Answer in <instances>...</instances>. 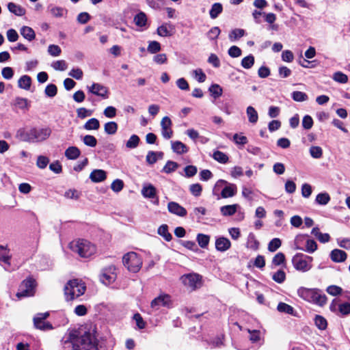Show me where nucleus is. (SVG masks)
Returning <instances> with one entry per match:
<instances>
[{
	"label": "nucleus",
	"mask_w": 350,
	"mask_h": 350,
	"mask_svg": "<svg viewBox=\"0 0 350 350\" xmlns=\"http://www.w3.org/2000/svg\"><path fill=\"white\" fill-rule=\"evenodd\" d=\"M163 154L161 152L149 151L146 157V162L150 165H152L157 162L158 157L161 158Z\"/></svg>",
	"instance_id": "2f4dec72"
},
{
	"label": "nucleus",
	"mask_w": 350,
	"mask_h": 350,
	"mask_svg": "<svg viewBox=\"0 0 350 350\" xmlns=\"http://www.w3.org/2000/svg\"><path fill=\"white\" fill-rule=\"evenodd\" d=\"M49 163V159L45 156L40 155L37 159L36 165L40 169H44Z\"/></svg>",
	"instance_id": "774afa93"
},
{
	"label": "nucleus",
	"mask_w": 350,
	"mask_h": 350,
	"mask_svg": "<svg viewBox=\"0 0 350 350\" xmlns=\"http://www.w3.org/2000/svg\"><path fill=\"white\" fill-rule=\"evenodd\" d=\"M246 113L250 123L256 124L258 122V115L256 110L253 107H247L246 109Z\"/></svg>",
	"instance_id": "cd10ccee"
},
{
	"label": "nucleus",
	"mask_w": 350,
	"mask_h": 350,
	"mask_svg": "<svg viewBox=\"0 0 350 350\" xmlns=\"http://www.w3.org/2000/svg\"><path fill=\"white\" fill-rule=\"evenodd\" d=\"M157 189L150 183L144 184L142 189V195L145 198H156Z\"/></svg>",
	"instance_id": "6ab92c4d"
},
{
	"label": "nucleus",
	"mask_w": 350,
	"mask_h": 350,
	"mask_svg": "<svg viewBox=\"0 0 350 350\" xmlns=\"http://www.w3.org/2000/svg\"><path fill=\"white\" fill-rule=\"evenodd\" d=\"M238 208L239 205L237 204L226 205L220 208V211L224 216H232L237 212Z\"/></svg>",
	"instance_id": "393cba45"
},
{
	"label": "nucleus",
	"mask_w": 350,
	"mask_h": 350,
	"mask_svg": "<svg viewBox=\"0 0 350 350\" xmlns=\"http://www.w3.org/2000/svg\"><path fill=\"white\" fill-rule=\"evenodd\" d=\"M198 245L202 248H206L210 241V237L204 234H198L196 237Z\"/></svg>",
	"instance_id": "4c0bfd02"
},
{
	"label": "nucleus",
	"mask_w": 350,
	"mask_h": 350,
	"mask_svg": "<svg viewBox=\"0 0 350 350\" xmlns=\"http://www.w3.org/2000/svg\"><path fill=\"white\" fill-rule=\"evenodd\" d=\"M147 50L150 53H157L161 51V44L157 41H151L148 44Z\"/></svg>",
	"instance_id": "3c124183"
},
{
	"label": "nucleus",
	"mask_w": 350,
	"mask_h": 350,
	"mask_svg": "<svg viewBox=\"0 0 350 350\" xmlns=\"http://www.w3.org/2000/svg\"><path fill=\"white\" fill-rule=\"evenodd\" d=\"M99 127H100V122L95 118H92L90 119L89 120H88L83 126V128L88 131L98 130L99 129Z\"/></svg>",
	"instance_id": "72a5a7b5"
},
{
	"label": "nucleus",
	"mask_w": 350,
	"mask_h": 350,
	"mask_svg": "<svg viewBox=\"0 0 350 350\" xmlns=\"http://www.w3.org/2000/svg\"><path fill=\"white\" fill-rule=\"evenodd\" d=\"M237 186L234 184H230L225 187L221 193V196L224 198L232 197L236 194Z\"/></svg>",
	"instance_id": "a878e982"
},
{
	"label": "nucleus",
	"mask_w": 350,
	"mask_h": 350,
	"mask_svg": "<svg viewBox=\"0 0 350 350\" xmlns=\"http://www.w3.org/2000/svg\"><path fill=\"white\" fill-rule=\"evenodd\" d=\"M15 107L21 109H28L29 102L27 98L16 97L14 100Z\"/></svg>",
	"instance_id": "a19ab883"
},
{
	"label": "nucleus",
	"mask_w": 350,
	"mask_h": 350,
	"mask_svg": "<svg viewBox=\"0 0 350 350\" xmlns=\"http://www.w3.org/2000/svg\"><path fill=\"white\" fill-rule=\"evenodd\" d=\"M51 132V129L47 126L33 127L29 130L19 129L16 133V137L29 143L41 142L47 139Z\"/></svg>",
	"instance_id": "f03ea898"
},
{
	"label": "nucleus",
	"mask_w": 350,
	"mask_h": 350,
	"mask_svg": "<svg viewBox=\"0 0 350 350\" xmlns=\"http://www.w3.org/2000/svg\"><path fill=\"white\" fill-rule=\"evenodd\" d=\"M178 167L177 163L172 161H168L165 165L163 171L167 174L174 172Z\"/></svg>",
	"instance_id": "8fccbe9b"
},
{
	"label": "nucleus",
	"mask_w": 350,
	"mask_h": 350,
	"mask_svg": "<svg viewBox=\"0 0 350 350\" xmlns=\"http://www.w3.org/2000/svg\"><path fill=\"white\" fill-rule=\"evenodd\" d=\"M106 178V172L103 170H94L90 175V180L94 183L102 182L105 180Z\"/></svg>",
	"instance_id": "412c9836"
},
{
	"label": "nucleus",
	"mask_w": 350,
	"mask_h": 350,
	"mask_svg": "<svg viewBox=\"0 0 350 350\" xmlns=\"http://www.w3.org/2000/svg\"><path fill=\"white\" fill-rule=\"evenodd\" d=\"M11 257L10 250L7 247L0 245V262L3 263V267L6 271L10 270Z\"/></svg>",
	"instance_id": "dca6fc26"
},
{
	"label": "nucleus",
	"mask_w": 350,
	"mask_h": 350,
	"mask_svg": "<svg viewBox=\"0 0 350 350\" xmlns=\"http://www.w3.org/2000/svg\"><path fill=\"white\" fill-rule=\"evenodd\" d=\"M347 253L341 250L334 249L330 253L332 260L336 262H344L347 259Z\"/></svg>",
	"instance_id": "aec40b11"
},
{
	"label": "nucleus",
	"mask_w": 350,
	"mask_h": 350,
	"mask_svg": "<svg viewBox=\"0 0 350 350\" xmlns=\"http://www.w3.org/2000/svg\"><path fill=\"white\" fill-rule=\"evenodd\" d=\"M69 246L72 252L83 258L90 257L96 252L95 245L85 239L73 241L70 243Z\"/></svg>",
	"instance_id": "20e7f679"
},
{
	"label": "nucleus",
	"mask_w": 350,
	"mask_h": 350,
	"mask_svg": "<svg viewBox=\"0 0 350 350\" xmlns=\"http://www.w3.org/2000/svg\"><path fill=\"white\" fill-rule=\"evenodd\" d=\"M310 154L314 159H320L323 155V150L320 146H312L310 148Z\"/></svg>",
	"instance_id": "4d7b16f0"
},
{
	"label": "nucleus",
	"mask_w": 350,
	"mask_h": 350,
	"mask_svg": "<svg viewBox=\"0 0 350 350\" xmlns=\"http://www.w3.org/2000/svg\"><path fill=\"white\" fill-rule=\"evenodd\" d=\"M231 247L230 240L226 237H220L215 240V248L217 250L224 252L227 251Z\"/></svg>",
	"instance_id": "a211bd4d"
},
{
	"label": "nucleus",
	"mask_w": 350,
	"mask_h": 350,
	"mask_svg": "<svg viewBox=\"0 0 350 350\" xmlns=\"http://www.w3.org/2000/svg\"><path fill=\"white\" fill-rule=\"evenodd\" d=\"M45 94L49 97H54L57 92V88L54 84H49L44 90Z\"/></svg>",
	"instance_id": "052dcab7"
},
{
	"label": "nucleus",
	"mask_w": 350,
	"mask_h": 350,
	"mask_svg": "<svg viewBox=\"0 0 350 350\" xmlns=\"http://www.w3.org/2000/svg\"><path fill=\"white\" fill-rule=\"evenodd\" d=\"M330 199L329 195L326 192H323L320 193L317 196L315 201L320 205H326L329 203Z\"/></svg>",
	"instance_id": "58836bf2"
},
{
	"label": "nucleus",
	"mask_w": 350,
	"mask_h": 350,
	"mask_svg": "<svg viewBox=\"0 0 350 350\" xmlns=\"http://www.w3.org/2000/svg\"><path fill=\"white\" fill-rule=\"evenodd\" d=\"M105 131L109 135H113L118 130V124L115 122H109L105 124Z\"/></svg>",
	"instance_id": "49530a36"
},
{
	"label": "nucleus",
	"mask_w": 350,
	"mask_h": 350,
	"mask_svg": "<svg viewBox=\"0 0 350 350\" xmlns=\"http://www.w3.org/2000/svg\"><path fill=\"white\" fill-rule=\"evenodd\" d=\"M86 290L85 283L75 279L70 280L64 287V295L67 301L73 300L83 295Z\"/></svg>",
	"instance_id": "39448f33"
},
{
	"label": "nucleus",
	"mask_w": 350,
	"mask_h": 350,
	"mask_svg": "<svg viewBox=\"0 0 350 350\" xmlns=\"http://www.w3.org/2000/svg\"><path fill=\"white\" fill-rule=\"evenodd\" d=\"M157 233L163 237L166 241H170L172 239V234L168 231V226L166 224H162L157 230Z\"/></svg>",
	"instance_id": "7c9ffc66"
},
{
	"label": "nucleus",
	"mask_w": 350,
	"mask_h": 350,
	"mask_svg": "<svg viewBox=\"0 0 350 350\" xmlns=\"http://www.w3.org/2000/svg\"><path fill=\"white\" fill-rule=\"evenodd\" d=\"M338 311L342 315H348L350 314V295L349 302L338 304Z\"/></svg>",
	"instance_id": "5fc2aeb1"
},
{
	"label": "nucleus",
	"mask_w": 350,
	"mask_h": 350,
	"mask_svg": "<svg viewBox=\"0 0 350 350\" xmlns=\"http://www.w3.org/2000/svg\"><path fill=\"white\" fill-rule=\"evenodd\" d=\"M272 278L275 282L281 284L285 280L286 274L284 271L279 270L273 275Z\"/></svg>",
	"instance_id": "69168bd1"
},
{
	"label": "nucleus",
	"mask_w": 350,
	"mask_h": 350,
	"mask_svg": "<svg viewBox=\"0 0 350 350\" xmlns=\"http://www.w3.org/2000/svg\"><path fill=\"white\" fill-rule=\"evenodd\" d=\"M193 77L199 83H203L206 81V75L201 68H197L192 71Z\"/></svg>",
	"instance_id": "79ce46f5"
},
{
	"label": "nucleus",
	"mask_w": 350,
	"mask_h": 350,
	"mask_svg": "<svg viewBox=\"0 0 350 350\" xmlns=\"http://www.w3.org/2000/svg\"><path fill=\"white\" fill-rule=\"evenodd\" d=\"M305 236L299 235L297 236L295 240V249L301 250L307 252L308 253H314L317 250V244L315 241L308 239L306 241V248L303 249L299 245V241H301Z\"/></svg>",
	"instance_id": "f8f14e48"
},
{
	"label": "nucleus",
	"mask_w": 350,
	"mask_h": 350,
	"mask_svg": "<svg viewBox=\"0 0 350 350\" xmlns=\"http://www.w3.org/2000/svg\"><path fill=\"white\" fill-rule=\"evenodd\" d=\"M172 149L174 152L182 154L188 152V147L180 141L172 142Z\"/></svg>",
	"instance_id": "4be33fe9"
},
{
	"label": "nucleus",
	"mask_w": 350,
	"mask_h": 350,
	"mask_svg": "<svg viewBox=\"0 0 350 350\" xmlns=\"http://www.w3.org/2000/svg\"><path fill=\"white\" fill-rule=\"evenodd\" d=\"M298 295L303 299L314 304L323 306L327 302V297L317 288L301 287L297 290Z\"/></svg>",
	"instance_id": "7ed1b4c3"
},
{
	"label": "nucleus",
	"mask_w": 350,
	"mask_h": 350,
	"mask_svg": "<svg viewBox=\"0 0 350 350\" xmlns=\"http://www.w3.org/2000/svg\"><path fill=\"white\" fill-rule=\"evenodd\" d=\"M292 98L295 101L302 102V101H305L308 99V96L304 92H299V91H295L292 93Z\"/></svg>",
	"instance_id": "6e6d98bb"
},
{
	"label": "nucleus",
	"mask_w": 350,
	"mask_h": 350,
	"mask_svg": "<svg viewBox=\"0 0 350 350\" xmlns=\"http://www.w3.org/2000/svg\"><path fill=\"white\" fill-rule=\"evenodd\" d=\"M36 282L32 278L25 280L20 285L16 296L18 298L31 297L35 293Z\"/></svg>",
	"instance_id": "6e6552de"
},
{
	"label": "nucleus",
	"mask_w": 350,
	"mask_h": 350,
	"mask_svg": "<svg viewBox=\"0 0 350 350\" xmlns=\"http://www.w3.org/2000/svg\"><path fill=\"white\" fill-rule=\"evenodd\" d=\"M208 90H209L211 96L215 99L219 98V96H221L223 93L222 88L218 84L211 85L209 87Z\"/></svg>",
	"instance_id": "c9c22d12"
},
{
	"label": "nucleus",
	"mask_w": 350,
	"mask_h": 350,
	"mask_svg": "<svg viewBox=\"0 0 350 350\" xmlns=\"http://www.w3.org/2000/svg\"><path fill=\"white\" fill-rule=\"evenodd\" d=\"M81 154L80 150L76 146H70L65 151V156L68 159L75 160Z\"/></svg>",
	"instance_id": "b1692460"
},
{
	"label": "nucleus",
	"mask_w": 350,
	"mask_h": 350,
	"mask_svg": "<svg viewBox=\"0 0 350 350\" xmlns=\"http://www.w3.org/2000/svg\"><path fill=\"white\" fill-rule=\"evenodd\" d=\"M8 8L10 12L18 16H22L25 14V10L21 5H17L14 3H9L8 4Z\"/></svg>",
	"instance_id": "bb28decb"
},
{
	"label": "nucleus",
	"mask_w": 350,
	"mask_h": 350,
	"mask_svg": "<svg viewBox=\"0 0 350 350\" xmlns=\"http://www.w3.org/2000/svg\"><path fill=\"white\" fill-rule=\"evenodd\" d=\"M116 279V267L110 265L102 269L100 280L105 285L112 284Z\"/></svg>",
	"instance_id": "9b49d317"
},
{
	"label": "nucleus",
	"mask_w": 350,
	"mask_h": 350,
	"mask_svg": "<svg viewBox=\"0 0 350 350\" xmlns=\"http://www.w3.org/2000/svg\"><path fill=\"white\" fill-rule=\"evenodd\" d=\"M282 242L278 238H274L268 244V250L271 252H275L280 246Z\"/></svg>",
	"instance_id": "de8ad7c7"
},
{
	"label": "nucleus",
	"mask_w": 350,
	"mask_h": 350,
	"mask_svg": "<svg viewBox=\"0 0 350 350\" xmlns=\"http://www.w3.org/2000/svg\"><path fill=\"white\" fill-rule=\"evenodd\" d=\"M206 209L204 207L199 206L196 207L193 209V211L190 213V216L192 218H196L198 221H200L202 216L206 215Z\"/></svg>",
	"instance_id": "f704fd0d"
},
{
	"label": "nucleus",
	"mask_w": 350,
	"mask_h": 350,
	"mask_svg": "<svg viewBox=\"0 0 350 350\" xmlns=\"http://www.w3.org/2000/svg\"><path fill=\"white\" fill-rule=\"evenodd\" d=\"M31 79L28 75L22 76L18 81V87L21 89L29 90L31 87Z\"/></svg>",
	"instance_id": "473e14b6"
},
{
	"label": "nucleus",
	"mask_w": 350,
	"mask_h": 350,
	"mask_svg": "<svg viewBox=\"0 0 350 350\" xmlns=\"http://www.w3.org/2000/svg\"><path fill=\"white\" fill-rule=\"evenodd\" d=\"M67 342L72 345V350H98L96 339L90 332H85L79 336L77 331H73L65 340V343Z\"/></svg>",
	"instance_id": "f257e3e1"
},
{
	"label": "nucleus",
	"mask_w": 350,
	"mask_h": 350,
	"mask_svg": "<svg viewBox=\"0 0 350 350\" xmlns=\"http://www.w3.org/2000/svg\"><path fill=\"white\" fill-rule=\"evenodd\" d=\"M52 67L56 70L64 71L67 69V64L64 60H57L52 64Z\"/></svg>",
	"instance_id": "bf43d9fd"
},
{
	"label": "nucleus",
	"mask_w": 350,
	"mask_h": 350,
	"mask_svg": "<svg viewBox=\"0 0 350 350\" xmlns=\"http://www.w3.org/2000/svg\"><path fill=\"white\" fill-rule=\"evenodd\" d=\"M315 324L320 329H325L327 327V321L320 315H317L314 319Z\"/></svg>",
	"instance_id": "680f3d73"
},
{
	"label": "nucleus",
	"mask_w": 350,
	"mask_h": 350,
	"mask_svg": "<svg viewBox=\"0 0 350 350\" xmlns=\"http://www.w3.org/2000/svg\"><path fill=\"white\" fill-rule=\"evenodd\" d=\"M147 17L145 13L141 12L137 14L134 18V22L138 27H144L146 25Z\"/></svg>",
	"instance_id": "37998d69"
},
{
	"label": "nucleus",
	"mask_w": 350,
	"mask_h": 350,
	"mask_svg": "<svg viewBox=\"0 0 350 350\" xmlns=\"http://www.w3.org/2000/svg\"><path fill=\"white\" fill-rule=\"evenodd\" d=\"M220 32V29L218 27H213L208 31L207 37L211 40H216Z\"/></svg>",
	"instance_id": "0e129e2a"
},
{
	"label": "nucleus",
	"mask_w": 350,
	"mask_h": 350,
	"mask_svg": "<svg viewBox=\"0 0 350 350\" xmlns=\"http://www.w3.org/2000/svg\"><path fill=\"white\" fill-rule=\"evenodd\" d=\"M83 143L90 147H95L97 144V140L95 137L90 135H86L83 138Z\"/></svg>",
	"instance_id": "864d4df0"
},
{
	"label": "nucleus",
	"mask_w": 350,
	"mask_h": 350,
	"mask_svg": "<svg viewBox=\"0 0 350 350\" xmlns=\"http://www.w3.org/2000/svg\"><path fill=\"white\" fill-rule=\"evenodd\" d=\"M172 124V121L167 116L163 118L161 121V134L162 136L166 139H170L173 135Z\"/></svg>",
	"instance_id": "4468645a"
},
{
	"label": "nucleus",
	"mask_w": 350,
	"mask_h": 350,
	"mask_svg": "<svg viewBox=\"0 0 350 350\" xmlns=\"http://www.w3.org/2000/svg\"><path fill=\"white\" fill-rule=\"evenodd\" d=\"M181 280L185 286L193 291L200 288L202 284V276L198 273L184 275L181 277Z\"/></svg>",
	"instance_id": "1a4fd4ad"
},
{
	"label": "nucleus",
	"mask_w": 350,
	"mask_h": 350,
	"mask_svg": "<svg viewBox=\"0 0 350 350\" xmlns=\"http://www.w3.org/2000/svg\"><path fill=\"white\" fill-rule=\"evenodd\" d=\"M254 64V57L249 55L241 60V66L245 69L251 68Z\"/></svg>",
	"instance_id": "c03bdc74"
},
{
	"label": "nucleus",
	"mask_w": 350,
	"mask_h": 350,
	"mask_svg": "<svg viewBox=\"0 0 350 350\" xmlns=\"http://www.w3.org/2000/svg\"><path fill=\"white\" fill-rule=\"evenodd\" d=\"M326 291L332 296H337L342 293V288L336 285H330L327 288Z\"/></svg>",
	"instance_id": "603ef678"
},
{
	"label": "nucleus",
	"mask_w": 350,
	"mask_h": 350,
	"mask_svg": "<svg viewBox=\"0 0 350 350\" xmlns=\"http://www.w3.org/2000/svg\"><path fill=\"white\" fill-rule=\"evenodd\" d=\"M333 79L340 83H346L348 81V77L342 72H336L333 75Z\"/></svg>",
	"instance_id": "09e8293b"
},
{
	"label": "nucleus",
	"mask_w": 350,
	"mask_h": 350,
	"mask_svg": "<svg viewBox=\"0 0 350 350\" xmlns=\"http://www.w3.org/2000/svg\"><path fill=\"white\" fill-rule=\"evenodd\" d=\"M49 316V312H46L44 313H38L33 317L34 326L40 330L46 331L53 329V325L51 323L46 321L45 319Z\"/></svg>",
	"instance_id": "9d476101"
},
{
	"label": "nucleus",
	"mask_w": 350,
	"mask_h": 350,
	"mask_svg": "<svg viewBox=\"0 0 350 350\" xmlns=\"http://www.w3.org/2000/svg\"><path fill=\"white\" fill-rule=\"evenodd\" d=\"M20 33L22 36L28 41H32L36 38V33L31 27L23 26L21 28Z\"/></svg>",
	"instance_id": "5701e85b"
},
{
	"label": "nucleus",
	"mask_w": 350,
	"mask_h": 350,
	"mask_svg": "<svg viewBox=\"0 0 350 350\" xmlns=\"http://www.w3.org/2000/svg\"><path fill=\"white\" fill-rule=\"evenodd\" d=\"M223 11V6L220 3H215L212 5L209 12L210 17L212 19L216 18Z\"/></svg>",
	"instance_id": "c85d7f7f"
},
{
	"label": "nucleus",
	"mask_w": 350,
	"mask_h": 350,
	"mask_svg": "<svg viewBox=\"0 0 350 350\" xmlns=\"http://www.w3.org/2000/svg\"><path fill=\"white\" fill-rule=\"evenodd\" d=\"M213 158L221 163H226L228 161V157L226 154L224 152L219 151V150H215L213 154Z\"/></svg>",
	"instance_id": "e433bc0d"
},
{
	"label": "nucleus",
	"mask_w": 350,
	"mask_h": 350,
	"mask_svg": "<svg viewBox=\"0 0 350 350\" xmlns=\"http://www.w3.org/2000/svg\"><path fill=\"white\" fill-rule=\"evenodd\" d=\"M312 257L302 253H297L293 257L292 263L296 270L306 272L312 268Z\"/></svg>",
	"instance_id": "0eeeda50"
},
{
	"label": "nucleus",
	"mask_w": 350,
	"mask_h": 350,
	"mask_svg": "<svg viewBox=\"0 0 350 350\" xmlns=\"http://www.w3.org/2000/svg\"><path fill=\"white\" fill-rule=\"evenodd\" d=\"M168 211L174 215L179 217H185L187 215V210L175 202H170L167 204Z\"/></svg>",
	"instance_id": "f3484780"
},
{
	"label": "nucleus",
	"mask_w": 350,
	"mask_h": 350,
	"mask_svg": "<svg viewBox=\"0 0 350 350\" xmlns=\"http://www.w3.org/2000/svg\"><path fill=\"white\" fill-rule=\"evenodd\" d=\"M245 35V30L243 29H233L230 35L229 38L230 40H237L243 37Z\"/></svg>",
	"instance_id": "e2e57ef3"
},
{
	"label": "nucleus",
	"mask_w": 350,
	"mask_h": 350,
	"mask_svg": "<svg viewBox=\"0 0 350 350\" xmlns=\"http://www.w3.org/2000/svg\"><path fill=\"white\" fill-rule=\"evenodd\" d=\"M124 187V182L120 179H116L111 185V189L116 193L120 192Z\"/></svg>",
	"instance_id": "13d9d810"
},
{
	"label": "nucleus",
	"mask_w": 350,
	"mask_h": 350,
	"mask_svg": "<svg viewBox=\"0 0 350 350\" xmlns=\"http://www.w3.org/2000/svg\"><path fill=\"white\" fill-rule=\"evenodd\" d=\"M277 309L280 312H284L289 314H293L294 312V308L292 306L283 302H280L278 305Z\"/></svg>",
	"instance_id": "a18cd8bd"
},
{
	"label": "nucleus",
	"mask_w": 350,
	"mask_h": 350,
	"mask_svg": "<svg viewBox=\"0 0 350 350\" xmlns=\"http://www.w3.org/2000/svg\"><path fill=\"white\" fill-rule=\"evenodd\" d=\"M62 50L58 45L50 44L48 47V53L53 57H57L61 54Z\"/></svg>",
	"instance_id": "338daca9"
},
{
	"label": "nucleus",
	"mask_w": 350,
	"mask_h": 350,
	"mask_svg": "<svg viewBox=\"0 0 350 350\" xmlns=\"http://www.w3.org/2000/svg\"><path fill=\"white\" fill-rule=\"evenodd\" d=\"M87 88L90 93L100 96L103 99H107L109 97L108 88L100 83H94L91 86H88Z\"/></svg>",
	"instance_id": "ddd939ff"
},
{
	"label": "nucleus",
	"mask_w": 350,
	"mask_h": 350,
	"mask_svg": "<svg viewBox=\"0 0 350 350\" xmlns=\"http://www.w3.org/2000/svg\"><path fill=\"white\" fill-rule=\"evenodd\" d=\"M247 247L253 250H257L259 247V242L256 239V236L253 233H250L247 237Z\"/></svg>",
	"instance_id": "c756f323"
},
{
	"label": "nucleus",
	"mask_w": 350,
	"mask_h": 350,
	"mask_svg": "<svg viewBox=\"0 0 350 350\" xmlns=\"http://www.w3.org/2000/svg\"><path fill=\"white\" fill-rule=\"evenodd\" d=\"M140 142V139L138 135L133 134L132 135L129 140L126 143L127 148L133 149L138 146Z\"/></svg>",
	"instance_id": "ea45409f"
},
{
	"label": "nucleus",
	"mask_w": 350,
	"mask_h": 350,
	"mask_svg": "<svg viewBox=\"0 0 350 350\" xmlns=\"http://www.w3.org/2000/svg\"><path fill=\"white\" fill-rule=\"evenodd\" d=\"M122 262L125 267L131 272H138L142 265V260L139 256L133 252H128L124 255Z\"/></svg>",
	"instance_id": "423d86ee"
},
{
	"label": "nucleus",
	"mask_w": 350,
	"mask_h": 350,
	"mask_svg": "<svg viewBox=\"0 0 350 350\" xmlns=\"http://www.w3.org/2000/svg\"><path fill=\"white\" fill-rule=\"evenodd\" d=\"M170 301V297L168 295H160L151 301V308L154 310H159L161 306L168 307Z\"/></svg>",
	"instance_id": "2eb2a0df"
}]
</instances>
